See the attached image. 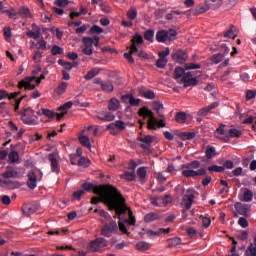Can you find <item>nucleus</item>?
Here are the masks:
<instances>
[{
  "instance_id": "obj_1",
  "label": "nucleus",
  "mask_w": 256,
  "mask_h": 256,
  "mask_svg": "<svg viewBox=\"0 0 256 256\" xmlns=\"http://www.w3.org/2000/svg\"><path fill=\"white\" fill-rule=\"evenodd\" d=\"M92 191L94 195H99L102 203L109 207V211H115L116 215H121L125 209L123 205V195L115 188V186L106 184L100 186H93Z\"/></svg>"
},
{
  "instance_id": "obj_2",
  "label": "nucleus",
  "mask_w": 256,
  "mask_h": 256,
  "mask_svg": "<svg viewBox=\"0 0 256 256\" xmlns=\"http://www.w3.org/2000/svg\"><path fill=\"white\" fill-rule=\"evenodd\" d=\"M193 69H201V65L190 63L186 64L185 69L176 67L174 70V79L179 85H183L186 89L187 87H195V85L199 83V80H197V76L194 77L193 74L189 72Z\"/></svg>"
},
{
  "instance_id": "obj_3",
  "label": "nucleus",
  "mask_w": 256,
  "mask_h": 256,
  "mask_svg": "<svg viewBox=\"0 0 256 256\" xmlns=\"http://www.w3.org/2000/svg\"><path fill=\"white\" fill-rule=\"evenodd\" d=\"M199 167H201V162L199 160H194L182 165V176L186 177V179H189V177L195 179V177H203V175H207V170L205 168L199 169Z\"/></svg>"
},
{
  "instance_id": "obj_4",
  "label": "nucleus",
  "mask_w": 256,
  "mask_h": 256,
  "mask_svg": "<svg viewBox=\"0 0 256 256\" xmlns=\"http://www.w3.org/2000/svg\"><path fill=\"white\" fill-rule=\"evenodd\" d=\"M43 79H45V75H41L40 78L27 76L18 83V89L25 88L26 91H33L35 86L39 85Z\"/></svg>"
},
{
  "instance_id": "obj_5",
  "label": "nucleus",
  "mask_w": 256,
  "mask_h": 256,
  "mask_svg": "<svg viewBox=\"0 0 256 256\" xmlns=\"http://www.w3.org/2000/svg\"><path fill=\"white\" fill-rule=\"evenodd\" d=\"M138 114L144 119H148L147 128L150 131H157V118L153 114V111L149 110L147 107H142L139 109Z\"/></svg>"
},
{
  "instance_id": "obj_6",
  "label": "nucleus",
  "mask_w": 256,
  "mask_h": 256,
  "mask_svg": "<svg viewBox=\"0 0 256 256\" xmlns=\"http://www.w3.org/2000/svg\"><path fill=\"white\" fill-rule=\"evenodd\" d=\"M122 204L124 206V209L122 210L121 214H116L118 219L121 221L124 219V223H128V225L135 226V223H137V219L133 215V211L131 208L127 206V203H125V198L122 196Z\"/></svg>"
},
{
  "instance_id": "obj_7",
  "label": "nucleus",
  "mask_w": 256,
  "mask_h": 256,
  "mask_svg": "<svg viewBox=\"0 0 256 256\" xmlns=\"http://www.w3.org/2000/svg\"><path fill=\"white\" fill-rule=\"evenodd\" d=\"M82 43L84 45V47L82 48V53L84 55L91 56L93 55V46L99 47V36H95L94 38L84 37L82 39Z\"/></svg>"
},
{
  "instance_id": "obj_8",
  "label": "nucleus",
  "mask_w": 256,
  "mask_h": 256,
  "mask_svg": "<svg viewBox=\"0 0 256 256\" xmlns=\"http://www.w3.org/2000/svg\"><path fill=\"white\" fill-rule=\"evenodd\" d=\"M109 217V222L105 223L102 227H101V235L103 237H113V235H115V233H117L119 231V226H117V222L115 220H113V218H111V216Z\"/></svg>"
},
{
  "instance_id": "obj_9",
  "label": "nucleus",
  "mask_w": 256,
  "mask_h": 256,
  "mask_svg": "<svg viewBox=\"0 0 256 256\" xmlns=\"http://www.w3.org/2000/svg\"><path fill=\"white\" fill-rule=\"evenodd\" d=\"M21 121L25 125H37V116L35 115V111L31 109V107L24 108V110L20 113Z\"/></svg>"
},
{
  "instance_id": "obj_10",
  "label": "nucleus",
  "mask_w": 256,
  "mask_h": 256,
  "mask_svg": "<svg viewBox=\"0 0 256 256\" xmlns=\"http://www.w3.org/2000/svg\"><path fill=\"white\" fill-rule=\"evenodd\" d=\"M107 241L105 240V238H96L95 240L91 241L88 245V249L89 251H92V253H97L103 249H105V247H107Z\"/></svg>"
},
{
  "instance_id": "obj_11",
  "label": "nucleus",
  "mask_w": 256,
  "mask_h": 256,
  "mask_svg": "<svg viewBox=\"0 0 256 256\" xmlns=\"http://www.w3.org/2000/svg\"><path fill=\"white\" fill-rule=\"evenodd\" d=\"M137 140L140 141L141 143L140 144L141 149H144L145 151H149V149H151V144L153 143V141H155V137L151 135H146V136L138 137Z\"/></svg>"
},
{
  "instance_id": "obj_12",
  "label": "nucleus",
  "mask_w": 256,
  "mask_h": 256,
  "mask_svg": "<svg viewBox=\"0 0 256 256\" xmlns=\"http://www.w3.org/2000/svg\"><path fill=\"white\" fill-rule=\"evenodd\" d=\"M48 160L50 161L52 173L59 175L61 173V166H59V160H57V156H55V154H49Z\"/></svg>"
},
{
  "instance_id": "obj_13",
  "label": "nucleus",
  "mask_w": 256,
  "mask_h": 256,
  "mask_svg": "<svg viewBox=\"0 0 256 256\" xmlns=\"http://www.w3.org/2000/svg\"><path fill=\"white\" fill-rule=\"evenodd\" d=\"M193 201H195V194L188 190L187 194L182 197L181 205H183L185 209H191V207H193Z\"/></svg>"
},
{
  "instance_id": "obj_14",
  "label": "nucleus",
  "mask_w": 256,
  "mask_h": 256,
  "mask_svg": "<svg viewBox=\"0 0 256 256\" xmlns=\"http://www.w3.org/2000/svg\"><path fill=\"white\" fill-rule=\"evenodd\" d=\"M172 59L177 63H185L189 59V55L183 50H176L172 53Z\"/></svg>"
},
{
  "instance_id": "obj_15",
  "label": "nucleus",
  "mask_w": 256,
  "mask_h": 256,
  "mask_svg": "<svg viewBox=\"0 0 256 256\" xmlns=\"http://www.w3.org/2000/svg\"><path fill=\"white\" fill-rule=\"evenodd\" d=\"M6 178L0 177V187L4 189H19L21 184L18 181L5 180Z\"/></svg>"
},
{
  "instance_id": "obj_16",
  "label": "nucleus",
  "mask_w": 256,
  "mask_h": 256,
  "mask_svg": "<svg viewBox=\"0 0 256 256\" xmlns=\"http://www.w3.org/2000/svg\"><path fill=\"white\" fill-rule=\"evenodd\" d=\"M131 43V53H135V51H138L137 47H141V45L144 43L143 36H141V34H135L131 39Z\"/></svg>"
},
{
  "instance_id": "obj_17",
  "label": "nucleus",
  "mask_w": 256,
  "mask_h": 256,
  "mask_svg": "<svg viewBox=\"0 0 256 256\" xmlns=\"http://www.w3.org/2000/svg\"><path fill=\"white\" fill-rule=\"evenodd\" d=\"M27 37L30 39H41V28L37 24H32V30L26 32Z\"/></svg>"
},
{
  "instance_id": "obj_18",
  "label": "nucleus",
  "mask_w": 256,
  "mask_h": 256,
  "mask_svg": "<svg viewBox=\"0 0 256 256\" xmlns=\"http://www.w3.org/2000/svg\"><path fill=\"white\" fill-rule=\"evenodd\" d=\"M216 137H217V139L224 141V143H229V141H231V138L241 137V132L236 128H232L229 130V135H226L224 137H219V136H216Z\"/></svg>"
},
{
  "instance_id": "obj_19",
  "label": "nucleus",
  "mask_w": 256,
  "mask_h": 256,
  "mask_svg": "<svg viewBox=\"0 0 256 256\" xmlns=\"http://www.w3.org/2000/svg\"><path fill=\"white\" fill-rule=\"evenodd\" d=\"M22 213L25 215V217H31L34 213H37V206L35 204H25L22 207Z\"/></svg>"
},
{
  "instance_id": "obj_20",
  "label": "nucleus",
  "mask_w": 256,
  "mask_h": 256,
  "mask_svg": "<svg viewBox=\"0 0 256 256\" xmlns=\"http://www.w3.org/2000/svg\"><path fill=\"white\" fill-rule=\"evenodd\" d=\"M42 115H44L45 117H47L48 119H54L55 115H56V119L58 121H61V119H63V116L65 115V112H61L58 114H55V112L47 109V108H43L42 109Z\"/></svg>"
},
{
  "instance_id": "obj_21",
  "label": "nucleus",
  "mask_w": 256,
  "mask_h": 256,
  "mask_svg": "<svg viewBox=\"0 0 256 256\" xmlns=\"http://www.w3.org/2000/svg\"><path fill=\"white\" fill-rule=\"evenodd\" d=\"M216 107H219V103L218 102H214L204 108H201L197 115L199 117H207V115H209V111H213V109H216Z\"/></svg>"
},
{
  "instance_id": "obj_22",
  "label": "nucleus",
  "mask_w": 256,
  "mask_h": 256,
  "mask_svg": "<svg viewBox=\"0 0 256 256\" xmlns=\"http://www.w3.org/2000/svg\"><path fill=\"white\" fill-rule=\"evenodd\" d=\"M27 177V187L32 190L35 189L37 187V174H35L34 171H30L28 172Z\"/></svg>"
},
{
  "instance_id": "obj_23",
  "label": "nucleus",
  "mask_w": 256,
  "mask_h": 256,
  "mask_svg": "<svg viewBox=\"0 0 256 256\" xmlns=\"http://www.w3.org/2000/svg\"><path fill=\"white\" fill-rule=\"evenodd\" d=\"M235 209L239 215H247L249 213V205L237 202L235 204Z\"/></svg>"
},
{
  "instance_id": "obj_24",
  "label": "nucleus",
  "mask_w": 256,
  "mask_h": 256,
  "mask_svg": "<svg viewBox=\"0 0 256 256\" xmlns=\"http://www.w3.org/2000/svg\"><path fill=\"white\" fill-rule=\"evenodd\" d=\"M137 176L139 181L143 183H147V168L140 167L137 169Z\"/></svg>"
},
{
  "instance_id": "obj_25",
  "label": "nucleus",
  "mask_w": 256,
  "mask_h": 256,
  "mask_svg": "<svg viewBox=\"0 0 256 256\" xmlns=\"http://www.w3.org/2000/svg\"><path fill=\"white\" fill-rule=\"evenodd\" d=\"M159 219H161V215H159V213L150 212L145 215L144 222L153 223V221H159Z\"/></svg>"
},
{
  "instance_id": "obj_26",
  "label": "nucleus",
  "mask_w": 256,
  "mask_h": 256,
  "mask_svg": "<svg viewBox=\"0 0 256 256\" xmlns=\"http://www.w3.org/2000/svg\"><path fill=\"white\" fill-rule=\"evenodd\" d=\"M169 32L165 30H160L156 33V40L158 43H165V41H168Z\"/></svg>"
},
{
  "instance_id": "obj_27",
  "label": "nucleus",
  "mask_w": 256,
  "mask_h": 256,
  "mask_svg": "<svg viewBox=\"0 0 256 256\" xmlns=\"http://www.w3.org/2000/svg\"><path fill=\"white\" fill-rule=\"evenodd\" d=\"M121 103L117 98H111L108 102V110L115 112L117 109H119Z\"/></svg>"
},
{
  "instance_id": "obj_28",
  "label": "nucleus",
  "mask_w": 256,
  "mask_h": 256,
  "mask_svg": "<svg viewBox=\"0 0 256 256\" xmlns=\"http://www.w3.org/2000/svg\"><path fill=\"white\" fill-rule=\"evenodd\" d=\"M209 9H211V7H209V5H207V1H205V4H199L198 6H196L194 10V15H201V13L209 11Z\"/></svg>"
},
{
  "instance_id": "obj_29",
  "label": "nucleus",
  "mask_w": 256,
  "mask_h": 256,
  "mask_svg": "<svg viewBox=\"0 0 256 256\" xmlns=\"http://www.w3.org/2000/svg\"><path fill=\"white\" fill-rule=\"evenodd\" d=\"M99 73H101V69L100 68H92L85 75L84 79H86V81H91V79H94V77H97V75H99Z\"/></svg>"
},
{
  "instance_id": "obj_30",
  "label": "nucleus",
  "mask_w": 256,
  "mask_h": 256,
  "mask_svg": "<svg viewBox=\"0 0 256 256\" xmlns=\"http://www.w3.org/2000/svg\"><path fill=\"white\" fill-rule=\"evenodd\" d=\"M197 133L195 132H181L178 134V137L182 139V141H189L191 139H195Z\"/></svg>"
},
{
  "instance_id": "obj_31",
  "label": "nucleus",
  "mask_w": 256,
  "mask_h": 256,
  "mask_svg": "<svg viewBox=\"0 0 256 256\" xmlns=\"http://www.w3.org/2000/svg\"><path fill=\"white\" fill-rule=\"evenodd\" d=\"M139 93L145 99H155V92L153 90H145L144 88H140Z\"/></svg>"
},
{
  "instance_id": "obj_32",
  "label": "nucleus",
  "mask_w": 256,
  "mask_h": 256,
  "mask_svg": "<svg viewBox=\"0 0 256 256\" xmlns=\"http://www.w3.org/2000/svg\"><path fill=\"white\" fill-rule=\"evenodd\" d=\"M206 5H208L210 9H219V7L223 5V0H206Z\"/></svg>"
},
{
  "instance_id": "obj_33",
  "label": "nucleus",
  "mask_w": 256,
  "mask_h": 256,
  "mask_svg": "<svg viewBox=\"0 0 256 256\" xmlns=\"http://www.w3.org/2000/svg\"><path fill=\"white\" fill-rule=\"evenodd\" d=\"M205 155L207 159H213L217 155V150L213 146H208L205 150Z\"/></svg>"
},
{
  "instance_id": "obj_34",
  "label": "nucleus",
  "mask_w": 256,
  "mask_h": 256,
  "mask_svg": "<svg viewBox=\"0 0 256 256\" xmlns=\"http://www.w3.org/2000/svg\"><path fill=\"white\" fill-rule=\"evenodd\" d=\"M138 251H149L151 249V244L145 241H140L136 244Z\"/></svg>"
},
{
  "instance_id": "obj_35",
  "label": "nucleus",
  "mask_w": 256,
  "mask_h": 256,
  "mask_svg": "<svg viewBox=\"0 0 256 256\" xmlns=\"http://www.w3.org/2000/svg\"><path fill=\"white\" fill-rule=\"evenodd\" d=\"M247 253H249L250 256H256V233L253 238V243H250L247 248Z\"/></svg>"
},
{
  "instance_id": "obj_36",
  "label": "nucleus",
  "mask_w": 256,
  "mask_h": 256,
  "mask_svg": "<svg viewBox=\"0 0 256 256\" xmlns=\"http://www.w3.org/2000/svg\"><path fill=\"white\" fill-rule=\"evenodd\" d=\"M8 159L10 163H19V152L12 150L8 153Z\"/></svg>"
},
{
  "instance_id": "obj_37",
  "label": "nucleus",
  "mask_w": 256,
  "mask_h": 256,
  "mask_svg": "<svg viewBox=\"0 0 256 256\" xmlns=\"http://www.w3.org/2000/svg\"><path fill=\"white\" fill-rule=\"evenodd\" d=\"M167 245L169 249H171L172 247H177V245H181V238L179 237L170 238L167 240Z\"/></svg>"
},
{
  "instance_id": "obj_38",
  "label": "nucleus",
  "mask_w": 256,
  "mask_h": 256,
  "mask_svg": "<svg viewBox=\"0 0 256 256\" xmlns=\"http://www.w3.org/2000/svg\"><path fill=\"white\" fill-rule=\"evenodd\" d=\"M79 142L83 145V147H86L87 149H91V141L89 140L88 136L80 135Z\"/></svg>"
},
{
  "instance_id": "obj_39",
  "label": "nucleus",
  "mask_w": 256,
  "mask_h": 256,
  "mask_svg": "<svg viewBox=\"0 0 256 256\" xmlns=\"http://www.w3.org/2000/svg\"><path fill=\"white\" fill-rule=\"evenodd\" d=\"M19 175V172L15 170H9L2 174L3 179H15Z\"/></svg>"
},
{
  "instance_id": "obj_40",
  "label": "nucleus",
  "mask_w": 256,
  "mask_h": 256,
  "mask_svg": "<svg viewBox=\"0 0 256 256\" xmlns=\"http://www.w3.org/2000/svg\"><path fill=\"white\" fill-rule=\"evenodd\" d=\"M101 89L105 92V93H113V83L109 82V81H104Z\"/></svg>"
},
{
  "instance_id": "obj_41",
  "label": "nucleus",
  "mask_w": 256,
  "mask_h": 256,
  "mask_svg": "<svg viewBox=\"0 0 256 256\" xmlns=\"http://www.w3.org/2000/svg\"><path fill=\"white\" fill-rule=\"evenodd\" d=\"M3 33L5 41H7V43H11V37L13 35V33L11 32V28L9 26H5L3 28Z\"/></svg>"
},
{
  "instance_id": "obj_42",
  "label": "nucleus",
  "mask_w": 256,
  "mask_h": 256,
  "mask_svg": "<svg viewBox=\"0 0 256 256\" xmlns=\"http://www.w3.org/2000/svg\"><path fill=\"white\" fill-rule=\"evenodd\" d=\"M153 37H155V30L149 29L144 32V39L153 43Z\"/></svg>"
},
{
  "instance_id": "obj_43",
  "label": "nucleus",
  "mask_w": 256,
  "mask_h": 256,
  "mask_svg": "<svg viewBox=\"0 0 256 256\" xmlns=\"http://www.w3.org/2000/svg\"><path fill=\"white\" fill-rule=\"evenodd\" d=\"M37 49L38 51H47V41H45L43 38H40L37 41Z\"/></svg>"
},
{
  "instance_id": "obj_44",
  "label": "nucleus",
  "mask_w": 256,
  "mask_h": 256,
  "mask_svg": "<svg viewBox=\"0 0 256 256\" xmlns=\"http://www.w3.org/2000/svg\"><path fill=\"white\" fill-rule=\"evenodd\" d=\"M67 87H68L67 82H61L56 89L57 95H63V93L67 91Z\"/></svg>"
},
{
  "instance_id": "obj_45",
  "label": "nucleus",
  "mask_w": 256,
  "mask_h": 256,
  "mask_svg": "<svg viewBox=\"0 0 256 256\" xmlns=\"http://www.w3.org/2000/svg\"><path fill=\"white\" fill-rule=\"evenodd\" d=\"M91 165V160L89 158H86L85 156L80 157L78 160V166L79 167H89Z\"/></svg>"
},
{
  "instance_id": "obj_46",
  "label": "nucleus",
  "mask_w": 256,
  "mask_h": 256,
  "mask_svg": "<svg viewBox=\"0 0 256 256\" xmlns=\"http://www.w3.org/2000/svg\"><path fill=\"white\" fill-rule=\"evenodd\" d=\"M223 59H225V54L223 53L214 54L212 56V63H214L215 65H218V63H221Z\"/></svg>"
},
{
  "instance_id": "obj_47",
  "label": "nucleus",
  "mask_w": 256,
  "mask_h": 256,
  "mask_svg": "<svg viewBox=\"0 0 256 256\" xmlns=\"http://www.w3.org/2000/svg\"><path fill=\"white\" fill-rule=\"evenodd\" d=\"M225 39H235L237 35L235 34V26H231L228 31L224 34Z\"/></svg>"
},
{
  "instance_id": "obj_48",
  "label": "nucleus",
  "mask_w": 256,
  "mask_h": 256,
  "mask_svg": "<svg viewBox=\"0 0 256 256\" xmlns=\"http://www.w3.org/2000/svg\"><path fill=\"white\" fill-rule=\"evenodd\" d=\"M34 63H41V59H43V52L41 50H36L32 56Z\"/></svg>"
},
{
  "instance_id": "obj_49",
  "label": "nucleus",
  "mask_w": 256,
  "mask_h": 256,
  "mask_svg": "<svg viewBox=\"0 0 256 256\" xmlns=\"http://www.w3.org/2000/svg\"><path fill=\"white\" fill-rule=\"evenodd\" d=\"M168 62L169 60L167 58H159L156 61V67H158V69H165V67H167Z\"/></svg>"
},
{
  "instance_id": "obj_50",
  "label": "nucleus",
  "mask_w": 256,
  "mask_h": 256,
  "mask_svg": "<svg viewBox=\"0 0 256 256\" xmlns=\"http://www.w3.org/2000/svg\"><path fill=\"white\" fill-rule=\"evenodd\" d=\"M243 201L246 203H251V201H253V191L246 190L243 194Z\"/></svg>"
},
{
  "instance_id": "obj_51",
  "label": "nucleus",
  "mask_w": 256,
  "mask_h": 256,
  "mask_svg": "<svg viewBox=\"0 0 256 256\" xmlns=\"http://www.w3.org/2000/svg\"><path fill=\"white\" fill-rule=\"evenodd\" d=\"M208 171H210V173H223L225 171V167L223 166H217V165H212L208 167Z\"/></svg>"
},
{
  "instance_id": "obj_52",
  "label": "nucleus",
  "mask_w": 256,
  "mask_h": 256,
  "mask_svg": "<svg viewBox=\"0 0 256 256\" xmlns=\"http://www.w3.org/2000/svg\"><path fill=\"white\" fill-rule=\"evenodd\" d=\"M58 65H61L62 67H64L66 71H71V69H73V64H71V62H65V60L63 59L58 60Z\"/></svg>"
},
{
  "instance_id": "obj_53",
  "label": "nucleus",
  "mask_w": 256,
  "mask_h": 256,
  "mask_svg": "<svg viewBox=\"0 0 256 256\" xmlns=\"http://www.w3.org/2000/svg\"><path fill=\"white\" fill-rule=\"evenodd\" d=\"M127 17L130 19V21L137 19V8L132 7L130 10H128Z\"/></svg>"
},
{
  "instance_id": "obj_54",
  "label": "nucleus",
  "mask_w": 256,
  "mask_h": 256,
  "mask_svg": "<svg viewBox=\"0 0 256 256\" xmlns=\"http://www.w3.org/2000/svg\"><path fill=\"white\" fill-rule=\"evenodd\" d=\"M176 121H177V123H183L184 121H187V113L178 112L176 114Z\"/></svg>"
},
{
  "instance_id": "obj_55",
  "label": "nucleus",
  "mask_w": 256,
  "mask_h": 256,
  "mask_svg": "<svg viewBox=\"0 0 256 256\" xmlns=\"http://www.w3.org/2000/svg\"><path fill=\"white\" fill-rule=\"evenodd\" d=\"M19 13L26 17V19H31V11L27 7H21Z\"/></svg>"
},
{
  "instance_id": "obj_56",
  "label": "nucleus",
  "mask_w": 256,
  "mask_h": 256,
  "mask_svg": "<svg viewBox=\"0 0 256 256\" xmlns=\"http://www.w3.org/2000/svg\"><path fill=\"white\" fill-rule=\"evenodd\" d=\"M125 220L124 221H119L117 227L119 228V231L124 233V235H129V231L127 230V227H125Z\"/></svg>"
},
{
  "instance_id": "obj_57",
  "label": "nucleus",
  "mask_w": 256,
  "mask_h": 256,
  "mask_svg": "<svg viewBox=\"0 0 256 256\" xmlns=\"http://www.w3.org/2000/svg\"><path fill=\"white\" fill-rule=\"evenodd\" d=\"M112 124H114V126L116 127V129H118V131H125L126 129L125 123L122 120H117Z\"/></svg>"
},
{
  "instance_id": "obj_58",
  "label": "nucleus",
  "mask_w": 256,
  "mask_h": 256,
  "mask_svg": "<svg viewBox=\"0 0 256 256\" xmlns=\"http://www.w3.org/2000/svg\"><path fill=\"white\" fill-rule=\"evenodd\" d=\"M121 179H126V181H133L135 179V172H126L124 175L120 176Z\"/></svg>"
},
{
  "instance_id": "obj_59",
  "label": "nucleus",
  "mask_w": 256,
  "mask_h": 256,
  "mask_svg": "<svg viewBox=\"0 0 256 256\" xmlns=\"http://www.w3.org/2000/svg\"><path fill=\"white\" fill-rule=\"evenodd\" d=\"M90 33L95 34V35H101V33H103V28H101L100 26H97V25H93L90 28Z\"/></svg>"
},
{
  "instance_id": "obj_60",
  "label": "nucleus",
  "mask_w": 256,
  "mask_h": 256,
  "mask_svg": "<svg viewBox=\"0 0 256 256\" xmlns=\"http://www.w3.org/2000/svg\"><path fill=\"white\" fill-rule=\"evenodd\" d=\"M146 235L148 239H155V237H159V235H161V232H159V230L157 232L153 230H147Z\"/></svg>"
},
{
  "instance_id": "obj_61",
  "label": "nucleus",
  "mask_w": 256,
  "mask_h": 256,
  "mask_svg": "<svg viewBox=\"0 0 256 256\" xmlns=\"http://www.w3.org/2000/svg\"><path fill=\"white\" fill-rule=\"evenodd\" d=\"M52 55H63V48L60 46L54 45L51 49Z\"/></svg>"
},
{
  "instance_id": "obj_62",
  "label": "nucleus",
  "mask_w": 256,
  "mask_h": 256,
  "mask_svg": "<svg viewBox=\"0 0 256 256\" xmlns=\"http://www.w3.org/2000/svg\"><path fill=\"white\" fill-rule=\"evenodd\" d=\"M108 131H110L111 135H119V129L115 127L114 123H111L107 126Z\"/></svg>"
},
{
  "instance_id": "obj_63",
  "label": "nucleus",
  "mask_w": 256,
  "mask_h": 256,
  "mask_svg": "<svg viewBox=\"0 0 256 256\" xmlns=\"http://www.w3.org/2000/svg\"><path fill=\"white\" fill-rule=\"evenodd\" d=\"M256 97V90H248L246 92V101H251V99H255Z\"/></svg>"
},
{
  "instance_id": "obj_64",
  "label": "nucleus",
  "mask_w": 256,
  "mask_h": 256,
  "mask_svg": "<svg viewBox=\"0 0 256 256\" xmlns=\"http://www.w3.org/2000/svg\"><path fill=\"white\" fill-rule=\"evenodd\" d=\"M153 109L159 115V112L161 111V109H163V103H161V102H154L153 103Z\"/></svg>"
}]
</instances>
